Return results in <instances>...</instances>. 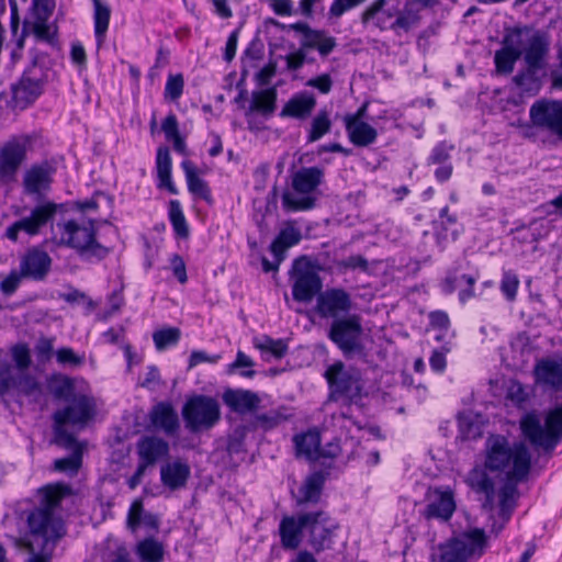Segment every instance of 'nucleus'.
I'll list each match as a JSON object with an SVG mask.
<instances>
[{"mask_svg":"<svg viewBox=\"0 0 562 562\" xmlns=\"http://www.w3.org/2000/svg\"><path fill=\"white\" fill-rule=\"evenodd\" d=\"M485 468L505 472L508 481L524 482L531 469V453L524 442L509 445L503 435H490L485 441Z\"/></svg>","mask_w":562,"mask_h":562,"instance_id":"obj_1","label":"nucleus"},{"mask_svg":"<svg viewBox=\"0 0 562 562\" xmlns=\"http://www.w3.org/2000/svg\"><path fill=\"white\" fill-rule=\"evenodd\" d=\"M40 505L27 515V526L33 536L47 541H57L65 536L63 519L55 510L60 506L61 499L71 494L69 485L57 483L44 486Z\"/></svg>","mask_w":562,"mask_h":562,"instance_id":"obj_2","label":"nucleus"},{"mask_svg":"<svg viewBox=\"0 0 562 562\" xmlns=\"http://www.w3.org/2000/svg\"><path fill=\"white\" fill-rule=\"evenodd\" d=\"M549 50L550 41L547 33L537 31L528 37L524 53L526 68L519 70L512 79L521 93L535 97L541 90L539 71L547 66Z\"/></svg>","mask_w":562,"mask_h":562,"instance_id":"obj_3","label":"nucleus"},{"mask_svg":"<svg viewBox=\"0 0 562 562\" xmlns=\"http://www.w3.org/2000/svg\"><path fill=\"white\" fill-rule=\"evenodd\" d=\"M57 226L60 229V244L75 249L81 258L102 260L110 254V248L97 240L93 221L79 224L69 220Z\"/></svg>","mask_w":562,"mask_h":562,"instance_id":"obj_4","label":"nucleus"},{"mask_svg":"<svg viewBox=\"0 0 562 562\" xmlns=\"http://www.w3.org/2000/svg\"><path fill=\"white\" fill-rule=\"evenodd\" d=\"M324 180V170L319 167H303L292 177L293 192L282 194V206L289 212L307 211L315 206L316 199L310 194Z\"/></svg>","mask_w":562,"mask_h":562,"instance_id":"obj_5","label":"nucleus"},{"mask_svg":"<svg viewBox=\"0 0 562 562\" xmlns=\"http://www.w3.org/2000/svg\"><path fill=\"white\" fill-rule=\"evenodd\" d=\"M362 335V322L358 314H351L340 319H335L327 330V338L347 359L366 356Z\"/></svg>","mask_w":562,"mask_h":562,"instance_id":"obj_6","label":"nucleus"},{"mask_svg":"<svg viewBox=\"0 0 562 562\" xmlns=\"http://www.w3.org/2000/svg\"><path fill=\"white\" fill-rule=\"evenodd\" d=\"M324 378L328 383L329 401L338 402L345 400L352 403L362 395L361 373L355 367H346V364L337 360L330 364Z\"/></svg>","mask_w":562,"mask_h":562,"instance_id":"obj_7","label":"nucleus"},{"mask_svg":"<svg viewBox=\"0 0 562 562\" xmlns=\"http://www.w3.org/2000/svg\"><path fill=\"white\" fill-rule=\"evenodd\" d=\"M520 426L522 434L533 446L551 451L562 440V409L558 406L551 409L546 416L544 426L536 415L524 417Z\"/></svg>","mask_w":562,"mask_h":562,"instance_id":"obj_8","label":"nucleus"},{"mask_svg":"<svg viewBox=\"0 0 562 562\" xmlns=\"http://www.w3.org/2000/svg\"><path fill=\"white\" fill-rule=\"evenodd\" d=\"M186 428L196 434L213 428L221 419V408L216 398L196 394L189 397L182 406Z\"/></svg>","mask_w":562,"mask_h":562,"instance_id":"obj_9","label":"nucleus"},{"mask_svg":"<svg viewBox=\"0 0 562 562\" xmlns=\"http://www.w3.org/2000/svg\"><path fill=\"white\" fill-rule=\"evenodd\" d=\"M67 205L65 203H56L50 200H44L37 203L29 216H24L5 231V237L12 241H18L21 232L29 236H36L47 224L53 223L57 213H65Z\"/></svg>","mask_w":562,"mask_h":562,"instance_id":"obj_10","label":"nucleus"},{"mask_svg":"<svg viewBox=\"0 0 562 562\" xmlns=\"http://www.w3.org/2000/svg\"><path fill=\"white\" fill-rule=\"evenodd\" d=\"M35 135L19 134L11 136L0 147V183L9 184L16 180L20 167L32 149Z\"/></svg>","mask_w":562,"mask_h":562,"instance_id":"obj_11","label":"nucleus"},{"mask_svg":"<svg viewBox=\"0 0 562 562\" xmlns=\"http://www.w3.org/2000/svg\"><path fill=\"white\" fill-rule=\"evenodd\" d=\"M485 547L484 530L475 528L440 544L437 562H467L473 555H482Z\"/></svg>","mask_w":562,"mask_h":562,"instance_id":"obj_12","label":"nucleus"},{"mask_svg":"<svg viewBox=\"0 0 562 562\" xmlns=\"http://www.w3.org/2000/svg\"><path fill=\"white\" fill-rule=\"evenodd\" d=\"M58 166L59 159L57 157L45 158L31 164L22 176L23 193L41 201L50 192Z\"/></svg>","mask_w":562,"mask_h":562,"instance_id":"obj_13","label":"nucleus"},{"mask_svg":"<svg viewBox=\"0 0 562 562\" xmlns=\"http://www.w3.org/2000/svg\"><path fill=\"white\" fill-rule=\"evenodd\" d=\"M290 277L293 280L292 296L296 302L310 303L323 292L322 278L305 256L294 259Z\"/></svg>","mask_w":562,"mask_h":562,"instance_id":"obj_14","label":"nucleus"},{"mask_svg":"<svg viewBox=\"0 0 562 562\" xmlns=\"http://www.w3.org/2000/svg\"><path fill=\"white\" fill-rule=\"evenodd\" d=\"M305 517L308 518L306 522L308 546L316 553L330 549L334 544L336 531L339 528L337 520L324 509L305 512Z\"/></svg>","mask_w":562,"mask_h":562,"instance_id":"obj_15","label":"nucleus"},{"mask_svg":"<svg viewBox=\"0 0 562 562\" xmlns=\"http://www.w3.org/2000/svg\"><path fill=\"white\" fill-rule=\"evenodd\" d=\"M95 415L94 400L88 395L79 394L71 398V403L54 413L53 419L56 429H66V425L83 427Z\"/></svg>","mask_w":562,"mask_h":562,"instance_id":"obj_16","label":"nucleus"},{"mask_svg":"<svg viewBox=\"0 0 562 562\" xmlns=\"http://www.w3.org/2000/svg\"><path fill=\"white\" fill-rule=\"evenodd\" d=\"M351 295L342 288H330L316 297L315 313L323 319H340L350 315Z\"/></svg>","mask_w":562,"mask_h":562,"instance_id":"obj_17","label":"nucleus"},{"mask_svg":"<svg viewBox=\"0 0 562 562\" xmlns=\"http://www.w3.org/2000/svg\"><path fill=\"white\" fill-rule=\"evenodd\" d=\"M11 389H15L25 396L41 393V384L35 376L23 372L14 375L12 367L9 363H3L0 366V404L7 408L10 403L5 395Z\"/></svg>","mask_w":562,"mask_h":562,"instance_id":"obj_18","label":"nucleus"},{"mask_svg":"<svg viewBox=\"0 0 562 562\" xmlns=\"http://www.w3.org/2000/svg\"><path fill=\"white\" fill-rule=\"evenodd\" d=\"M529 115L533 125L551 131L562 140V102L538 100L530 106Z\"/></svg>","mask_w":562,"mask_h":562,"instance_id":"obj_19","label":"nucleus"},{"mask_svg":"<svg viewBox=\"0 0 562 562\" xmlns=\"http://www.w3.org/2000/svg\"><path fill=\"white\" fill-rule=\"evenodd\" d=\"M56 443L71 450V454L54 461V470L57 472L76 475L82 465L83 447L67 429H56Z\"/></svg>","mask_w":562,"mask_h":562,"instance_id":"obj_20","label":"nucleus"},{"mask_svg":"<svg viewBox=\"0 0 562 562\" xmlns=\"http://www.w3.org/2000/svg\"><path fill=\"white\" fill-rule=\"evenodd\" d=\"M307 519L308 518L305 517V512H300L296 515H285L282 517L278 532L281 547L284 550L294 551L300 548L303 537L306 535Z\"/></svg>","mask_w":562,"mask_h":562,"instance_id":"obj_21","label":"nucleus"},{"mask_svg":"<svg viewBox=\"0 0 562 562\" xmlns=\"http://www.w3.org/2000/svg\"><path fill=\"white\" fill-rule=\"evenodd\" d=\"M296 457H304L308 461H317L321 458H335L337 454V446L330 445L335 451H325L321 448V434L316 428L308 429L305 432L293 437Z\"/></svg>","mask_w":562,"mask_h":562,"instance_id":"obj_22","label":"nucleus"},{"mask_svg":"<svg viewBox=\"0 0 562 562\" xmlns=\"http://www.w3.org/2000/svg\"><path fill=\"white\" fill-rule=\"evenodd\" d=\"M44 79L37 75V63L33 60L32 66L25 70L16 86L13 87V98L24 104L33 103L43 92Z\"/></svg>","mask_w":562,"mask_h":562,"instance_id":"obj_23","label":"nucleus"},{"mask_svg":"<svg viewBox=\"0 0 562 562\" xmlns=\"http://www.w3.org/2000/svg\"><path fill=\"white\" fill-rule=\"evenodd\" d=\"M52 258L49 255L45 250L34 247L22 257L20 270L23 278L42 281L48 274Z\"/></svg>","mask_w":562,"mask_h":562,"instance_id":"obj_24","label":"nucleus"},{"mask_svg":"<svg viewBox=\"0 0 562 562\" xmlns=\"http://www.w3.org/2000/svg\"><path fill=\"white\" fill-rule=\"evenodd\" d=\"M456 510L453 492L450 488H435L432 496L424 509V517L427 520L439 519L448 521Z\"/></svg>","mask_w":562,"mask_h":562,"instance_id":"obj_25","label":"nucleus"},{"mask_svg":"<svg viewBox=\"0 0 562 562\" xmlns=\"http://www.w3.org/2000/svg\"><path fill=\"white\" fill-rule=\"evenodd\" d=\"M151 425L161 429L167 436H173L180 428L179 417L169 402H159L149 412Z\"/></svg>","mask_w":562,"mask_h":562,"instance_id":"obj_26","label":"nucleus"},{"mask_svg":"<svg viewBox=\"0 0 562 562\" xmlns=\"http://www.w3.org/2000/svg\"><path fill=\"white\" fill-rule=\"evenodd\" d=\"M139 462L147 467L154 465L169 454V443L159 437L144 436L136 445Z\"/></svg>","mask_w":562,"mask_h":562,"instance_id":"obj_27","label":"nucleus"},{"mask_svg":"<svg viewBox=\"0 0 562 562\" xmlns=\"http://www.w3.org/2000/svg\"><path fill=\"white\" fill-rule=\"evenodd\" d=\"M316 106V98L312 92L301 91L293 94L280 112L281 117L306 120Z\"/></svg>","mask_w":562,"mask_h":562,"instance_id":"obj_28","label":"nucleus"},{"mask_svg":"<svg viewBox=\"0 0 562 562\" xmlns=\"http://www.w3.org/2000/svg\"><path fill=\"white\" fill-rule=\"evenodd\" d=\"M222 400L224 404L231 408V411L238 414L252 412L257 409L260 404V398L255 392L241 389L225 390L222 395Z\"/></svg>","mask_w":562,"mask_h":562,"instance_id":"obj_29","label":"nucleus"},{"mask_svg":"<svg viewBox=\"0 0 562 562\" xmlns=\"http://www.w3.org/2000/svg\"><path fill=\"white\" fill-rule=\"evenodd\" d=\"M326 479L327 473L324 471H315L307 475L299 488L296 505L303 507L307 504L318 503L325 486Z\"/></svg>","mask_w":562,"mask_h":562,"instance_id":"obj_30","label":"nucleus"},{"mask_svg":"<svg viewBox=\"0 0 562 562\" xmlns=\"http://www.w3.org/2000/svg\"><path fill=\"white\" fill-rule=\"evenodd\" d=\"M190 473V467L181 461L166 463L160 469L162 484L172 491L186 486Z\"/></svg>","mask_w":562,"mask_h":562,"instance_id":"obj_31","label":"nucleus"},{"mask_svg":"<svg viewBox=\"0 0 562 562\" xmlns=\"http://www.w3.org/2000/svg\"><path fill=\"white\" fill-rule=\"evenodd\" d=\"M386 0H374L362 13V23L372 24L380 31L391 30L395 13L384 9Z\"/></svg>","mask_w":562,"mask_h":562,"instance_id":"obj_32","label":"nucleus"},{"mask_svg":"<svg viewBox=\"0 0 562 562\" xmlns=\"http://www.w3.org/2000/svg\"><path fill=\"white\" fill-rule=\"evenodd\" d=\"M183 169L188 190L194 196L204 200L207 204L213 203V196L211 189L205 180L199 177L198 169L194 164L190 160H183L181 162Z\"/></svg>","mask_w":562,"mask_h":562,"instance_id":"obj_33","label":"nucleus"},{"mask_svg":"<svg viewBox=\"0 0 562 562\" xmlns=\"http://www.w3.org/2000/svg\"><path fill=\"white\" fill-rule=\"evenodd\" d=\"M535 378L540 384L549 385L555 390L562 386V366L550 359H542L535 366Z\"/></svg>","mask_w":562,"mask_h":562,"instance_id":"obj_34","label":"nucleus"},{"mask_svg":"<svg viewBox=\"0 0 562 562\" xmlns=\"http://www.w3.org/2000/svg\"><path fill=\"white\" fill-rule=\"evenodd\" d=\"M172 160L169 148L160 146L156 155V170L158 178V188L167 189L171 194H177L178 190L171 180Z\"/></svg>","mask_w":562,"mask_h":562,"instance_id":"obj_35","label":"nucleus"},{"mask_svg":"<svg viewBox=\"0 0 562 562\" xmlns=\"http://www.w3.org/2000/svg\"><path fill=\"white\" fill-rule=\"evenodd\" d=\"M301 239L302 234L296 227L286 226L280 231V233L271 243L270 251L272 252L274 259L282 261L285 258V251L290 247L297 245Z\"/></svg>","mask_w":562,"mask_h":562,"instance_id":"obj_36","label":"nucleus"},{"mask_svg":"<svg viewBox=\"0 0 562 562\" xmlns=\"http://www.w3.org/2000/svg\"><path fill=\"white\" fill-rule=\"evenodd\" d=\"M346 132L349 140L357 147H367L375 143L378 138L376 130L369 123L346 122Z\"/></svg>","mask_w":562,"mask_h":562,"instance_id":"obj_37","label":"nucleus"},{"mask_svg":"<svg viewBox=\"0 0 562 562\" xmlns=\"http://www.w3.org/2000/svg\"><path fill=\"white\" fill-rule=\"evenodd\" d=\"M277 90L268 88L252 92L249 112H257L265 117L271 116L276 111Z\"/></svg>","mask_w":562,"mask_h":562,"instance_id":"obj_38","label":"nucleus"},{"mask_svg":"<svg viewBox=\"0 0 562 562\" xmlns=\"http://www.w3.org/2000/svg\"><path fill=\"white\" fill-rule=\"evenodd\" d=\"M517 483L518 482L507 480V482L499 488V516L503 519V524L497 528L496 533L504 528V524L509 520L516 506Z\"/></svg>","mask_w":562,"mask_h":562,"instance_id":"obj_39","label":"nucleus"},{"mask_svg":"<svg viewBox=\"0 0 562 562\" xmlns=\"http://www.w3.org/2000/svg\"><path fill=\"white\" fill-rule=\"evenodd\" d=\"M333 121L330 113L326 110H319L311 120L306 131V143L312 144L322 139L331 131Z\"/></svg>","mask_w":562,"mask_h":562,"instance_id":"obj_40","label":"nucleus"},{"mask_svg":"<svg viewBox=\"0 0 562 562\" xmlns=\"http://www.w3.org/2000/svg\"><path fill=\"white\" fill-rule=\"evenodd\" d=\"M93 3L94 35L98 46L104 43L105 34L109 29L111 9L102 0H91Z\"/></svg>","mask_w":562,"mask_h":562,"instance_id":"obj_41","label":"nucleus"},{"mask_svg":"<svg viewBox=\"0 0 562 562\" xmlns=\"http://www.w3.org/2000/svg\"><path fill=\"white\" fill-rule=\"evenodd\" d=\"M136 553L143 562H162L165 549L161 542L149 537L137 543Z\"/></svg>","mask_w":562,"mask_h":562,"instance_id":"obj_42","label":"nucleus"},{"mask_svg":"<svg viewBox=\"0 0 562 562\" xmlns=\"http://www.w3.org/2000/svg\"><path fill=\"white\" fill-rule=\"evenodd\" d=\"M286 411L288 409L282 406L276 409H270L266 413L257 414L254 418V425L263 431L271 430L291 417V414H288Z\"/></svg>","mask_w":562,"mask_h":562,"instance_id":"obj_43","label":"nucleus"},{"mask_svg":"<svg viewBox=\"0 0 562 562\" xmlns=\"http://www.w3.org/2000/svg\"><path fill=\"white\" fill-rule=\"evenodd\" d=\"M48 389L55 398L68 402L74 397L75 383L69 376L53 374L48 379Z\"/></svg>","mask_w":562,"mask_h":562,"instance_id":"obj_44","label":"nucleus"},{"mask_svg":"<svg viewBox=\"0 0 562 562\" xmlns=\"http://www.w3.org/2000/svg\"><path fill=\"white\" fill-rule=\"evenodd\" d=\"M525 50H512L505 47L495 52L494 64L496 71L501 75H509L514 71L515 64L521 57Z\"/></svg>","mask_w":562,"mask_h":562,"instance_id":"obj_45","label":"nucleus"},{"mask_svg":"<svg viewBox=\"0 0 562 562\" xmlns=\"http://www.w3.org/2000/svg\"><path fill=\"white\" fill-rule=\"evenodd\" d=\"M538 30H536L537 32ZM535 33V30L529 25H517L505 29L502 45L503 47L512 50H522L524 36Z\"/></svg>","mask_w":562,"mask_h":562,"instance_id":"obj_46","label":"nucleus"},{"mask_svg":"<svg viewBox=\"0 0 562 562\" xmlns=\"http://www.w3.org/2000/svg\"><path fill=\"white\" fill-rule=\"evenodd\" d=\"M169 221L173 227L176 235L180 238H188L190 231L183 214L181 204L178 200L169 202Z\"/></svg>","mask_w":562,"mask_h":562,"instance_id":"obj_47","label":"nucleus"},{"mask_svg":"<svg viewBox=\"0 0 562 562\" xmlns=\"http://www.w3.org/2000/svg\"><path fill=\"white\" fill-rule=\"evenodd\" d=\"M255 347L263 353L271 355L276 359L283 358L288 352V345L283 339H273L267 335L256 339Z\"/></svg>","mask_w":562,"mask_h":562,"instance_id":"obj_48","label":"nucleus"},{"mask_svg":"<svg viewBox=\"0 0 562 562\" xmlns=\"http://www.w3.org/2000/svg\"><path fill=\"white\" fill-rule=\"evenodd\" d=\"M181 337V331L177 327H168L154 331L153 340L157 350L162 351L169 347L176 346Z\"/></svg>","mask_w":562,"mask_h":562,"instance_id":"obj_49","label":"nucleus"},{"mask_svg":"<svg viewBox=\"0 0 562 562\" xmlns=\"http://www.w3.org/2000/svg\"><path fill=\"white\" fill-rule=\"evenodd\" d=\"M454 150V145L448 143L447 140L439 142L431 149L429 156L427 157V165H442V164H451V153Z\"/></svg>","mask_w":562,"mask_h":562,"instance_id":"obj_50","label":"nucleus"},{"mask_svg":"<svg viewBox=\"0 0 562 562\" xmlns=\"http://www.w3.org/2000/svg\"><path fill=\"white\" fill-rule=\"evenodd\" d=\"M55 355L57 362L64 367L78 368L85 363V356L77 355L69 347L59 348Z\"/></svg>","mask_w":562,"mask_h":562,"instance_id":"obj_51","label":"nucleus"},{"mask_svg":"<svg viewBox=\"0 0 562 562\" xmlns=\"http://www.w3.org/2000/svg\"><path fill=\"white\" fill-rule=\"evenodd\" d=\"M184 80L181 74L170 75L165 87V98L177 101L183 93Z\"/></svg>","mask_w":562,"mask_h":562,"instance_id":"obj_52","label":"nucleus"},{"mask_svg":"<svg viewBox=\"0 0 562 562\" xmlns=\"http://www.w3.org/2000/svg\"><path fill=\"white\" fill-rule=\"evenodd\" d=\"M416 22L417 18L414 14L397 12L393 18L391 30L401 35V32H409Z\"/></svg>","mask_w":562,"mask_h":562,"instance_id":"obj_53","label":"nucleus"},{"mask_svg":"<svg viewBox=\"0 0 562 562\" xmlns=\"http://www.w3.org/2000/svg\"><path fill=\"white\" fill-rule=\"evenodd\" d=\"M460 265L454 263L453 267L447 270L445 279L440 283V289L445 294H452L458 285V282L462 280V274H459Z\"/></svg>","mask_w":562,"mask_h":562,"instance_id":"obj_54","label":"nucleus"},{"mask_svg":"<svg viewBox=\"0 0 562 562\" xmlns=\"http://www.w3.org/2000/svg\"><path fill=\"white\" fill-rule=\"evenodd\" d=\"M11 353H12L13 361L15 362V366L20 371H25L30 368L32 360H31L30 349L26 345H24V344L15 345L12 348Z\"/></svg>","mask_w":562,"mask_h":562,"instance_id":"obj_55","label":"nucleus"},{"mask_svg":"<svg viewBox=\"0 0 562 562\" xmlns=\"http://www.w3.org/2000/svg\"><path fill=\"white\" fill-rule=\"evenodd\" d=\"M519 286L517 276L510 271L504 272L501 281V291L508 301H514Z\"/></svg>","mask_w":562,"mask_h":562,"instance_id":"obj_56","label":"nucleus"},{"mask_svg":"<svg viewBox=\"0 0 562 562\" xmlns=\"http://www.w3.org/2000/svg\"><path fill=\"white\" fill-rule=\"evenodd\" d=\"M336 267L340 271L358 269V270L366 272L369 269V262L366 257H363L361 255H355V256H349L346 259L337 261Z\"/></svg>","mask_w":562,"mask_h":562,"instance_id":"obj_57","label":"nucleus"},{"mask_svg":"<svg viewBox=\"0 0 562 562\" xmlns=\"http://www.w3.org/2000/svg\"><path fill=\"white\" fill-rule=\"evenodd\" d=\"M366 0H334L329 8V15L340 18L345 12L358 7Z\"/></svg>","mask_w":562,"mask_h":562,"instance_id":"obj_58","label":"nucleus"},{"mask_svg":"<svg viewBox=\"0 0 562 562\" xmlns=\"http://www.w3.org/2000/svg\"><path fill=\"white\" fill-rule=\"evenodd\" d=\"M169 261L175 278L181 284H184L188 281L187 267L184 260L180 255L173 254L170 257Z\"/></svg>","mask_w":562,"mask_h":562,"instance_id":"obj_59","label":"nucleus"},{"mask_svg":"<svg viewBox=\"0 0 562 562\" xmlns=\"http://www.w3.org/2000/svg\"><path fill=\"white\" fill-rule=\"evenodd\" d=\"M143 505L140 502H134L127 514V526L131 530L135 531L144 517Z\"/></svg>","mask_w":562,"mask_h":562,"instance_id":"obj_60","label":"nucleus"},{"mask_svg":"<svg viewBox=\"0 0 562 562\" xmlns=\"http://www.w3.org/2000/svg\"><path fill=\"white\" fill-rule=\"evenodd\" d=\"M450 351V348L442 347L440 350H434L430 358L429 364L435 372H443L447 366L446 355Z\"/></svg>","mask_w":562,"mask_h":562,"instance_id":"obj_61","label":"nucleus"},{"mask_svg":"<svg viewBox=\"0 0 562 562\" xmlns=\"http://www.w3.org/2000/svg\"><path fill=\"white\" fill-rule=\"evenodd\" d=\"M22 277L21 271L12 270L1 282L3 293L8 295L13 294L20 285Z\"/></svg>","mask_w":562,"mask_h":562,"instance_id":"obj_62","label":"nucleus"},{"mask_svg":"<svg viewBox=\"0 0 562 562\" xmlns=\"http://www.w3.org/2000/svg\"><path fill=\"white\" fill-rule=\"evenodd\" d=\"M53 339L42 337L38 339L36 346H35V352L37 355V358L40 361H47L50 359L53 355Z\"/></svg>","mask_w":562,"mask_h":562,"instance_id":"obj_63","label":"nucleus"},{"mask_svg":"<svg viewBox=\"0 0 562 562\" xmlns=\"http://www.w3.org/2000/svg\"><path fill=\"white\" fill-rule=\"evenodd\" d=\"M161 130L165 133L167 140L180 135L178 120L173 113L168 114L162 121Z\"/></svg>","mask_w":562,"mask_h":562,"instance_id":"obj_64","label":"nucleus"}]
</instances>
